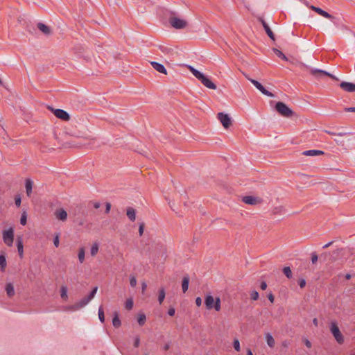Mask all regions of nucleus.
<instances>
[{"mask_svg":"<svg viewBox=\"0 0 355 355\" xmlns=\"http://www.w3.org/2000/svg\"><path fill=\"white\" fill-rule=\"evenodd\" d=\"M97 290H98V287L95 286L92 289V291H91V293L89 294L88 296L85 297L84 298L80 300L79 302H77L76 303H75L73 305L70 306L69 308V309L72 310V311H76V310L80 309L83 307H84L85 306H86L94 297V296L97 292Z\"/></svg>","mask_w":355,"mask_h":355,"instance_id":"nucleus-1","label":"nucleus"},{"mask_svg":"<svg viewBox=\"0 0 355 355\" xmlns=\"http://www.w3.org/2000/svg\"><path fill=\"white\" fill-rule=\"evenodd\" d=\"M276 111L284 117H291L295 114V112L290 109L284 103L279 101L275 105Z\"/></svg>","mask_w":355,"mask_h":355,"instance_id":"nucleus-2","label":"nucleus"},{"mask_svg":"<svg viewBox=\"0 0 355 355\" xmlns=\"http://www.w3.org/2000/svg\"><path fill=\"white\" fill-rule=\"evenodd\" d=\"M330 331L335 340L339 345H343L345 342L344 336L338 327L337 322L334 321L331 322Z\"/></svg>","mask_w":355,"mask_h":355,"instance_id":"nucleus-3","label":"nucleus"},{"mask_svg":"<svg viewBox=\"0 0 355 355\" xmlns=\"http://www.w3.org/2000/svg\"><path fill=\"white\" fill-rule=\"evenodd\" d=\"M169 23L172 27L176 29H182L187 26V21L186 20L176 17H171L169 18Z\"/></svg>","mask_w":355,"mask_h":355,"instance_id":"nucleus-4","label":"nucleus"},{"mask_svg":"<svg viewBox=\"0 0 355 355\" xmlns=\"http://www.w3.org/2000/svg\"><path fill=\"white\" fill-rule=\"evenodd\" d=\"M3 240L8 246H12L14 241V229L10 227L3 231Z\"/></svg>","mask_w":355,"mask_h":355,"instance_id":"nucleus-5","label":"nucleus"},{"mask_svg":"<svg viewBox=\"0 0 355 355\" xmlns=\"http://www.w3.org/2000/svg\"><path fill=\"white\" fill-rule=\"evenodd\" d=\"M310 73L316 78H321L323 76H328L330 77L331 79L335 80H338V78H336L333 74L322 69H310Z\"/></svg>","mask_w":355,"mask_h":355,"instance_id":"nucleus-6","label":"nucleus"},{"mask_svg":"<svg viewBox=\"0 0 355 355\" xmlns=\"http://www.w3.org/2000/svg\"><path fill=\"white\" fill-rule=\"evenodd\" d=\"M217 119L222 123L225 128H228L232 125V120L227 114L219 112L217 114Z\"/></svg>","mask_w":355,"mask_h":355,"instance_id":"nucleus-7","label":"nucleus"},{"mask_svg":"<svg viewBox=\"0 0 355 355\" xmlns=\"http://www.w3.org/2000/svg\"><path fill=\"white\" fill-rule=\"evenodd\" d=\"M248 79L253 84V85L259 90L263 94L269 96L274 97V94L270 92L266 89V88L257 80L248 78Z\"/></svg>","mask_w":355,"mask_h":355,"instance_id":"nucleus-8","label":"nucleus"},{"mask_svg":"<svg viewBox=\"0 0 355 355\" xmlns=\"http://www.w3.org/2000/svg\"><path fill=\"white\" fill-rule=\"evenodd\" d=\"M51 110L54 114V115L64 121H68L70 120V115L64 110L62 109H53L51 108Z\"/></svg>","mask_w":355,"mask_h":355,"instance_id":"nucleus-9","label":"nucleus"},{"mask_svg":"<svg viewBox=\"0 0 355 355\" xmlns=\"http://www.w3.org/2000/svg\"><path fill=\"white\" fill-rule=\"evenodd\" d=\"M202 84H203L206 87L211 89H216V85L207 76L202 74L201 77L198 79Z\"/></svg>","mask_w":355,"mask_h":355,"instance_id":"nucleus-10","label":"nucleus"},{"mask_svg":"<svg viewBox=\"0 0 355 355\" xmlns=\"http://www.w3.org/2000/svg\"><path fill=\"white\" fill-rule=\"evenodd\" d=\"M310 8L315 11V12H317L318 15L327 18V19H334V16H332L331 15H330L329 13H328L327 12L323 10L322 9H321L320 8H318V7H315L314 6H310Z\"/></svg>","mask_w":355,"mask_h":355,"instance_id":"nucleus-11","label":"nucleus"},{"mask_svg":"<svg viewBox=\"0 0 355 355\" xmlns=\"http://www.w3.org/2000/svg\"><path fill=\"white\" fill-rule=\"evenodd\" d=\"M340 87L344 91L347 92H355V84L349 82H342L340 84Z\"/></svg>","mask_w":355,"mask_h":355,"instance_id":"nucleus-12","label":"nucleus"},{"mask_svg":"<svg viewBox=\"0 0 355 355\" xmlns=\"http://www.w3.org/2000/svg\"><path fill=\"white\" fill-rule=\"evenodd\" d=\"M242 201L248 205H255L261 202V200L251 196H246L243 197Z\"/></svg>","mask_w":355,"mask_h":355,"instance_id":"nucleus-13","label":"nucleus"},{"mask_svg":"<svg viewBox=\"0 0 355 355\" xmlns=\"http://www.w3.org/2000/svg\"><path fill=\"white\" fill-rule=\"evenodd\" d=\"M37 27L45 35H50L52 34L51 28L42 22L37 23Z\"/></svg>","mask_w":355,"mask_h":355,"instance_id":"nucleus-14","label":"nucleus"},{"mask_svg":"<svg viewBox=\"0 0 355 355\" xmlns=\"http://www.w3.org/2000/svg\"><path fill=\"white\" fill-rule=\"evenodd\" d=\"M55 217L62 220V221H64L67 220V211L61 208V209H57L55 211Z\"/></svg>","mask_w":355,"mask_h":355,"instance_id":"nucleus-15","label":"nucleus"},{"mask_svg":"<svg viewBox=\"0 0 355 355\" xmlns=\"http://www.w3.org/2000/svg\"><path fill=\"white\" fill-rule=\"evenodd\" d=\"M152 67L158 72L164 74H167V71L164 66L157 62H150Z\"/></svg>","mask_w":355,"mask_h":355,"instance_id":"nucleus-16","label":"nucleus"},{"mask_svg":"<svg viewBox=\"0 0 355 355\" xmlns=\"http://www.w3.org/2000/svg\"><path fill=\"white\" fill-rule=\"evenodd\" d=\"M17 247L19 256L20 257V258H22L24 255V245L21 236H17Z\"/></svg>","mask_w":355,"mask_h":355,"instance_id":"nucleus-17","label":"nucleus"},{"mask_svg":"<svg viewBox=\"0 0 355 355\" xmlns=\"http://www.w3.org/2000/svg\"><path fill=\"white\" fill-rule=\"evenodd\" d=\"M324 154V152L320 150H308L302 152V155L305 156H318Z\"/></svg>","mask_w":355,"mask_h":355,"instance_id":"nucleus-18","label":"nucleus"},{"mask_svg":"<svg viewBox=\"0 0 355 355\" xmlns=\"http://www.w3.org/2000/svg\"><path fill=\"white\" fill-rule=\"evenodd\" d=\"M214 302H215V300H214L213 296H211V295H207L205 297V304L206 308L209 310L212 309L214 308Z\"/></svg>","mask_w":355,"mask_h":355,"instance_id":"nucleus-19","label":"nucleus"},{"mask_svg":"<svg viewBox=\"0 0 355 355\" xmlns=\"http://www.w3.org/2000/svg\"><path fill=\"white\" fill-rule=\"evenodd\" d=\"M33 184V182L31 180H30V179L26 180V182H25L26 192L28 197L31 196V195L32 193Z\"/></svg>","mask_w":355,"mask_h":355,"instance_id":"nucleus-20","label":"nucleus"},{"mask_svg":"<svg viewBox=\"0 0 355 355\" xmlns=\"http://www.w3.org/2000/svg\"><path fill=\"white\" fill-rule=\"evenodd\" d=\"M189 275H185L182 282V288L183 293H185L189 288Z\"/></svg>","mask_w":355,"mask_h":355,"instance_id":"nucleus-21","label":"nucleus"},{"mask_svg":"<svg viewBox=\"0 0 355 355\" xmlns=\"http://www.w3.org/2000/svg\"><path fill=\"white\" fill-rule=\"evenodd\" d=\"M6 293L8 297H11L15 295V289L12 284L8 283L6 286Z\"/></svg>","mask_w":355,"mask_h":355,"instance_id":"nucleus-22","label":"nucleus"},{"mask_svg":"<svg viewBox=\"0 0 355 355\" xmlns=\"http://www.w3.org/2000/svg\"><path fill=\"white\" fill-rule=\"evenodd\" d=\"M266 33H267L268 36L272 40H275V35L273 32L271 31L270 28L268 25L267 23H263V26Z\"/></svg>","mask_w":355,"mask_h":355,"instance_id":"nucleus-23","label":"nucleus"},{"mask_svg":"<svg viewBox=\"0 0 355 355\" xmlns=\"http://www.w3.org/2000/svg\"><path fill=\"white\" fill-rule=\"evenodd\" d=\"M266 338L268 345L271 348L274 347L275 342L273 337L269 333H267L266 334Z\"/></svg>","mask_w":355,"mask_h":355,"instance_id":"nucleus-24","label":"nucleus"},{"mask_svg":"<svg viewBox=\"0 0 355 355\" xmlns=\"http://www.w3.org/2000/svg\"><path fill=\"white\" fill-rule=\"evenodd\" d=\"M146 316L145 313H139L138 318H137V322H138L139 325L141 327L144 326L146 322Z\"/></svg>","mask_w":355,"mask_h":355,"instance_id":"nucleus-25","label":"nucleus"},{"mask_svg":"<svg viewBox=\"0 0 355 355\" xmlns=\"http://www.w3.org/2000/svg\"><path fill=\"white\" fill-rule=\"evenodd\" d=\"M112 324L113 326L116 328H118L121 326V320L116 311L114 312V316L112 319Z\"/></svg>","mask_w":355,"mask_h":355,"instance_id":"nucleus-26","label":"nucleus"},{"mask_svg":"<svg viewBox=\"0 0 355 355\" xmlns=\"http://www.w3.org/2000/svg\"><path fill=\"white\" fill-rule=\"evenodd\" d=\"M188 68L189 69L190 71L193 73V75L197 78V79H199L201 76L203 74L202 73H201L200 71H199L198 70L196 69L194 67H193L192 66H188Z\"/></svg>","mask_w":355,"mask_h":355,"instance_id":"nucleus-27","label":"nucleus"},{"mask_svg":"<svg viewBox=\"0 0 355 355\" xmlns=\"http://www.w3.org/2000/svg\"><path fill=\"white\" fill-rule=\"evenodd\" d=\"M273 52L275 53L277 56L282 58V60L285 61H288V58L279 49L276 48L272 49Z\"/></svg>","mask_w":355,"mask_h":355,"instance_id":"nucleus-28","label":"nucleus"},{"mask_svg":"<svg viewBox=\"0 0 355 355\" xmlns=\"http://www.w3.org/2000/svg\"><path fill=\"white\" fill-rule=\"evenodd\" d=\"M138 225H139V228H138V232H139V235L140 236H145L146 234H144V229H145V227H146V224L144 222H139L138 223Z\"/></svg>","mask_w":355,"mask_h":355,"instance_id":"nucleus-29","label":"nucleus"},{"mask_svg":"<svg viewBox=\"0 0 355 355\" xmlns=\"http://www.w3.org/2000/svg\"><path fill=\"white\" fill-rule=\"evenodd\" d=\"M165 295H166V293H165L164 288H160L159 291V296H158V301H159V304H161L163 302V301L164 300Z\"/></svg>","mask_w":355,"mask_h":355,"instance_id":"nucleus-30","label":"nucleus"},{"mask_svg":"<svg viewBox=\"0 0 355 355\" xmlns=\"http://www.w3.org/2000/svg\"><path fill=\"white\" fill-rule=\"evenodd\" d=\"M283 272L286 276L288 279H291L293 277V273L290 267L286 266L283 268Z\"/></svg>","mask_w":355,"mask_h":355,"instance_id":"nucleus-31","label":"nucleus"},{"mask_svg":"<svg viewBox=\"0 0 355 355\" xmlns=\"http://www.w3.org/2000/svg\"><path fill=\"white\" fill-rule=\"evenodd\" d=\"M0 267L1 271L5 270L6 267V259L4 255H0Z\"/></svg>","mask_w":355,"mask_h":355,"instance_id":"nucleus-32","label":"nucleus"},{"mask_svg":"<svg viewBox=\"0 0 355 355\" xmlns=\"http://www.w3.org/2000/svg\"><path fill=\"white\" fill-rule=\"evenodd\" d=\"M98 243L95 242L91 248V250H90L91 255L92 257H94L98 253Z\"/></svg>","mask_w":355,"mask_h":355,"instance_id":"nucleus-33","label":"nucleus"},{"mask_svg":"<svg viewBox=\"0 0 355 355\" xmlns=\"http://www.w3.org/2000/svg\"><path fill=\"white\" fill-rule=\"evenodd\" d=\"M78 259L79 261L82 263L85 260V249L84 248H80L78 251Z\"/></svg>","mask_w":355,"mask_h":355,"instance_id":"nucleus-34","label":"nucleus"},{"mask_svg":"<svg viewBox=\"0 0 355 355\" xmlns=\"http://www.w3.org/2000/svg\"><path fill=\"white\" fill-rule=\"evenodd\" d=\"M133 307V300L132 297H130L127 300L125 305V308L127 310H131Z\"/></svg>","mask_w":355,"mask_h":355,"instance_id":"nucleus-35","label":"nucleus"},{"mask_svg":"<svg viewBox=\"0 0 355 355\" xmlns=\"http://www.w3.org/2000/svg\"><path fill=\"white\" fill-rule=\"evenodd\" d=\"M27 223V214L26 211H24L21 214V216L20 218V223L22 225H25Z\"/></svg>","mask_w":355,"mask_h":355,"instance_id":"nucleus-36","label":"nucleus"},{"mask_svg":"<svg viewBox=\"0 0 355 355\" xmlns=\"http://www.w3.org/2000/svg\"><path fill=\"white\" fill-rule=\"evenodd\" d=\"M324 132L330 135H337V136H340V137H343V136H346L347 135H349L350 133L349 132H338V133H336V132H331V131H329V130H325Z\"/></svg>","mask_w":355,"mask_h":355,"instance_id":"nucleus-37","label":"nucleus"},{"mask_svg":"<svg viewBox=\"0 0 355 355\" xmlns=\"http://www.w3.org/2000/svg\"><path fill=\"white\" fill-rule=\"evenodd\" d=\"M98 318L101 322H104L105 321V315L104 311L102 306H100L98 309Z\"/></svg>","mask_w":355,"mask_h":355,"instance_id":"nucleus-38","label":"nucleus"},{"mask_svg":"<svg viewBox=\"0 0 355 355\" xmlns=\"http://www.w3.org/2000/svg\"><path fill=\"white\" fill-rule=\"evenodd\" d=\"M214 308L216 311H219L220 310V299L219 297H216L214 304Z\"/></svg>","mask_w":355,"mask_h":355,"instance_id":"nucleus-39","label":"nucleus"},{"mask_svg":"<svg viewBox=\"0 0 355 355\" xmlns=\"http://www.w3.org/2000/svg\"><path fill=\"white\" fill-rule=\"evenodd\" d=\"M61 293H60V295H61V297L64 300H66L67 298V288L66 286H62L61 287Z\"/></svg>","mask_w":355,"mask_h":355,"instance_id":"nucleus-40","label":"nucleus"},{"mask_svg":"<svg viewBox=\"0 0 355 355\" xmlns=\"http://www.w3.org/2000/svg\"><path fill=\"white\" fill-rule=\"evenodd\" d=\"M128 217L130 220L133 221V208L132 207H128L127 209V213H126Z\"/></svg>","mask_w":355,"mask_h":355,"instance_id":"nucleus-41","label":"nucleus"},{"mask_svg":"<svg viewBox=\"0 0 355 355\" xmlns=\"http://www.w3.org/2000/svg\"><path fill=\"white\" fill-rule=\"evenodd\" d=\"M233 347L234 348V349L237 352H239L240 349H241V347H240V343L238 339H235L234 340V343H233Z\"/></svg>","mask_w":355,"mask_h":355,"instance_id":"nucleus-42","label":"nucleus"},{"mask_svg":"<svg viewBox=\"0 0 355 355\" xmlns=\"http://www.w3.org/2000/svg\"><path fill=\"white\" fill-rule=\"evenodd\" d=\"M21 202V199L20 195H16L15 197V203L17 207H20Z\"/></svg>","mask_w":355,"mask_h":355,"instance_id":"nucleus-43","label":"nucleus"},{"mask_svg":"<svg viewBox=\"0 0 355 355\" xmlns=\"http://www.w3.org/2000/svg\"><path fill=\"white\" fill-rule=\"evenodd\" d=\"M318 256L316 254V252H312L311 253V262L313 264H315L318 261Z\"/></svg>","mask_w":355,"mask_h":355,"instance_id":"nucleus-44","label":"nucleus"},{"mask_svg":"<svg viewBox=\"0 0 355 355\" xmlns=\"http://www.w3.org/2000/svg\"><path fill=\"white\" fill-rule=\"evenodd\" d=\"M250 298L253 300H257L259 298V293L256 291H253L250 293Z\"/></svg>","mask_w":355,"mask_h":355,"instance_id":"nucleus-45","label":"nucleus"},{"mask_svg":"<svg viewBox=\"0 0 355 355\" xmlns=\"http://www.w3.org/2000/svg\"><path fill=\"white\" fill-rule=\"evenodd\" d=\"M343 249H337L334 251L332 252V255H331V257H332V260L333 261H335L336 259V256L338 255V254L340 253V251H342Z\"/></svg>","mask_w":355,"mask_h":355,"instance_id":"nucleus-46","label":"nucleus"},{"mask_svg":"<svg viewBox=\"0 0 355 355\" xmlns=\"http://www.w3.org/2000/svg\"><path fill=\"white\" fill-rule=\"evenodd\" d=\"M298 284L301 288H303L306 286V280L303 278L300 279L298 281Z\"/></svg>","mask_w":355,"mask_h":355,"instance_id":"nucleus-47","label":"nucleus"},{"mask_svg":"<svg viewBox=\"0 0 355 355\" xmlns=\"http://www.w3.org/2000/svg\"><path fill=\"white\" fill-rule=\"evenodd\" d=\"M53 243L55 247L59 246L60 241H59V234H58L55 235V236L53 239Z\"/></svg>","mask_w":355,"mask_h":355,"instance_id":"nucleus-48","label":"nucleus"},{"mask_svg":"<svg viewBox=\"0 0 355 355\" xmlns=\"http://www.w3.org/2000/svg\"><path fill=\"white\" fill-rule=\"evenodd\" d=\"M65 134L74 137H80V136L75 132L65 131Z\"/></svg>","mask_w":355,"mask_h":355,"instance_id":"nucleus-49","label":"nucleus"},{"mask_svg":"<svg viewBox=\"0 0 355 355\" xmlns=\"http://www.w3.org/2000/svg\"><path fill=\"white\" fill-rule=\"evenodd\" d=\"M175 310L173 307H171L168 309V314L170 315V316H173L175 315Z\"/></svg>","mask_w":355,"mask_h":355,"instance_id":"nucleus-50","label":"nucleus"},{"mask_svg":"<svg viewBox=\"0 0 355 355\" xmlns=\"http://www.w3.org/2000/svg\"><path fill=\"white\" fill-rule=\"evenodd\" d=\"M105 207V213L108 214L111 209V204L110 202H106Z\"/></svg>","mask_w":355,"mask_h":355,"instance_id":"nucleus-51","label":"nucleus"},{"mask_svg":"<svg viewBox=\"0 0 355 355\" xmlns=\"http://www.w3.org/2000/svg\"><path fill=\"white\" fill-rule=\"evenodd\" d=\"M345 111L347 112H355V107H345Z\"/></svg>","mask_w":355,"mask_h":355,"instance_id":"nucleus-52","label":"nucleus"},{"mask_svg":"<svg viewBox=\"0 0 355 355\" xmlns=\"http://www.w3.org/2000/svg\"><path fill=\"white\" fill-rule=\"evenodd\" d=\"M268 300H270V302L271 303H273V302H274L275 297H274V295H273V294H272V293H269V294L268 295Z\"/></svg>","mask_w":355,"mask_h":355,"instance_id":"nucleus-53","label":"nucleus"},{"mask_svg":"<svg viewBox=\"0 0 355 355\" xmlns=\"http://www.w3.org/2000/svg\"><path fill=\"white\" fill-rule=\"evenodd\" d=\"M196 304L198 306H201L202 304V299L200 297H196Z\"/></svg>","mask_w":355,"mask_h":355,"instance_id":"nucleus-54","label":"nucleus"},{"mask_svg":"<svg viewBox=\"0 0 355 355\" xmlns=\"http://www.w3.org/2000/svg\"><path fill=\"white\" fill-rule=\"evenodd\" d=\"M260 288L261 290H266L267 288V284L266 282H262L260 284Z\"/></svg>","mask_w":355,"mask_h":355,"instance_id":"nucleus-55","label":"nucleus"},{"mask_svg":"<svg viewBox=\"0 0 355 355\" xmlns=\"http://www.w3.org/2000/svg\"><path fill=\"white\" fill-rule=\"evenodd\" d=\"M304 343L308 348L311 347V343L308 339H304Z\"/></svg>","mask_w":355,"mask_h":355,"instance_id":"nucleus-56","label":"nucleus"},{"mask_svg":"<svg viewBox=\"0 0 355 355\" xmlns=\"http://www.w3.org/2000/svg\"><path fill=\"white\" fill-rule=\"evenodd\" d=\"M140 339L139 337L135 338V347H137L139 345Z\"/></svg>","mask_w":355,"mask_h":355,"instance_id":"nucleus-57","label":"nucleus"},{"mask_svg":"<svg viewBox=\"0 0 355 355\" xmlns=\"http://www.w3.org/2000/svg\"><path fill=\"white\" fill-rule=\"evenodd\" d=\"M170 347H171V344H170V343H166V344L164 345V346L163 347V349H164V351H167V350H168V349H170Z\"/></svg>","mask_w":355,"mask_h":355,"instance_id":"nucleus-58","label":"nucleus"},{"mask_svg":"<svg viewBox=\"0 0 355 355\" xmlns=\"http://www.w3.org/2000/svg\"><path fill=\"white\" fill-rule=\"evenodd\" d=\"M299 67H300L302 69H308V68H309V67H308L307 65H306L305 64L302 63V62H300V63H299Z\"/></svg>","mask_w":355,"mask_h":355,"instance_id":"nucleus-59","label":"nucleus"},{"mask_svg":"<svg viewBox=\"0 0 355 355\" xmlns=\"http://www.w3.org/2000/svg\"><path fill=\"white\" fill-rule=\"evenodd\" d=\"M147 288V284L146 282H142V288H141V290H142V293H144L145 290Z\"/></svg>","mask_w":355,"mask_h":355,"instance_id":"nucleus-60","label":"nucleus"},{"mask_svg":"<svg viewBox=\"0 0 355 355\" xmlns=\"http://www.w3.org/2000/svg\"><path fill=\"white\" fill-rule=\"evenodd\" d=\"M333 243H334V241H330V242H329L328 243L325 244V245L322 247V248H323V249L327 248L330 247Z\"/></svg>","mask_w":355,"mask_h":355,"instance_id":"nucleus-61","label":"nucleus"},{"mask_svg":"<svg viewBox=\"0 0 355 355\" xmlns=\"http://www.w3.org/2000/svg\"><path fill=\"white\" fill-rule=\"evenodd\" d=\"M101 206V204L98 202H94V207L95 209H98Z\"/></svg>","mask_w":355,"mask_h":355,"instance_id":"nucleus-62","label":"nucleus"},{"mask_svg":"<svg viewBox=\"0 0 355 355\" xmlns=\"http://www.w3.org/2000/svg\"><path fill=\"white\" fill-rule=\"evenodd\" d=\"M130 284L132 287H133V276L130 275Z\"/></svg>","mask_w":355,"mask_h":355,"instance_id":"nucleus-63","label":"nucleus"},{"mask_svg":"<svg viewBox=\"0 0 355 355\" xmlns=\"http://www.w3.org/2000/svg\"><path fill=\"white\" fill-rule=\"evenodd\" d=\"M259 21L261 22V24H262V26H263V23H266L265 21V20L262 18V17H259Z\"/></svg>","mask_w":355,"mask_h":355,"instance_id":"nucleus-64","label":"nucleus"}]
</instances>
